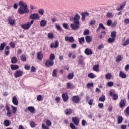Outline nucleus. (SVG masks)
<instances>
[{
  "mask_svg": "<svg viewBox=\"0 0 129 129\" xmlns=\"http://www.w3.org/2000/svg\"><path fill=\"white\" fill-rule=\"evenodd\" d=\"M18 5L20 8L18 9V13L20 15H24V14H28L30 11L28 9V5L27 3L21 1L19 2Z\"/></svg>",
  "mask_w": 129,
  "mask_h": 129,
  "instance_id": "1",
  "label": "nucleus"
},
{
  "mask_svg": "<svg viewBox=\"0 0 129 129\" xmlns=\"http://www.w3.org/2000/svg\"><path fill=\"white\" fill-rule=\"evenodd\" d=\"M33 24H34V20H31L30 22H28L24 24H22L21 25V27L24 30H29V29L31 28V26H32Z\"/></svg>",
  "mask_w": 129,
  "mask_h": 129,
  "instance_id": "2",
  "label": "nucleus"
},
{
  "mask_svg": "<svg viewBox=\"0 0 129 129\" xmlns=\"http://www.w3.org/2000/svg\"><path fill=\"white\" fill-rule=\"evenodd\" d=\"M80 24V22H74V23H72L71 24V27L72 28V30H78L79 29V24Z\"/></svg>",
  "mask_w": 129,
  "mask_h": 129,
  "instance_id": "3",
  "label": "nucleus"
},
{
  "mask_svg": "<svg viewBox=\"0 0 129 129\" xmlns=\"http://www.w3.org/2000/svg\"><path fill=\"white\" fill-rule=\"evenodd\" d=\"M23 71L17 70L14 73V76L15 78H19V77H21L23 75Z\"/></svg>",
  "mask_w": 129,
  "mask_h": 129,
  "instance_id": "4",
  "label": "nucleus"
},
{
  "mask_svg": "<svg viewBox=\"0 0 129 129\" xmlns=\"http://www.w3.org/2000/svg\"><path fill=\"white\" fill-rule=\"evenodd\" d=\"M29 17L32 20H39V19H40V16H39V14L36 13L32 14L30 15Z\"/></svg>",
  "mask_w": 129,
  "mask_h": 129,
  "instance_id": "5",
  "label": "nucleus"
},
{
  "mask_svg": "<svg viewBox=\"0 0 129 129\" xmlns=\"http://www.w3.org/2000/svg\"><path fill=\"white\" fill-rule=\"evenodd\" d=\"M65 41L66 42H70V43H73L74 42V37L72 36H66L65 37Z\"/></svg>",
  "mask_w": 129,
  "mask_h": 129,
  "instance_id": "6",
  "label": "nucleus"
},
{
  "mask_svg": "<svg viewBox=\"0 0 129 129\" xmlns=\"http://www.w3.org/2000/svg\"><path fill=\"white\" fill-rule=\"evenodd\" d=\"M12 103L16 106H18V105H19V101L17 98V96H13V97L12 98Z\"/></svg>",
  "mask_w": 129,
  "mask_h": 129,
  "instance_id": "7",
  "label": "nucleus"
},
{
  "mask_svg": "<svg viewBox=\"0 0 129 129\" xmlns=\"http://www.w3.org/2000/svg\"><path fill=\"white\" fill-rule=\"evenodd\" d=\"M81 20L82 21H83V22H84L85 21L86 17H88V16H89V13L88 12H83L81 14Z\"/></svg>",
  "mask_w": 129,
  "mask_h": 129,
  "instance_id": "8",
  "label": "nucleus"
},
{
  "mask_svg": "<svg viewBox=\"0 0 129 129\" xmlns=\"http://www.w3.org/2000/svg\"><path fill=\"white\" fill-rule=\"evenodd\" d=\"M45 65L46 66H53L54 65V61L51 60V59H47L46 60Z\"/></svg>",
  "mask_w": 129,
  "mask_h": 129,
  "instance_id": "9",
  "label": "nucleus"
},
{
  "mask_svg": "<svg viewBox=\"0 0 129 129\" xmlns=\"http://www.w3.org/2000/svg\"><path fill=\"white\" fill-rule=\"evenodd\" d=\"M109 94L110 96L113 97V100H116L117 98H118V95L114 94V93L111 92V91H109Z\"/></svg>",
  "mask_w": 129,
  "mask_h": 129,
  "instance_id": "10",
  "label": "nucleus"
},
{
  "mask_svg": "<svg viewBox=\"0 0 129 129\" xmlns=\"http://www.w3.org/2000/svg\"><path fill=\"white\" fill-rule=\"evenodd\" d=\"M50 46L51 49H53V48H58V47L59 46V41H58L57 40L55 41V43L50 44Z\"/></svg>",
  "mask_w": 129,
  "mask_h": 129,
  "instance_id": "11",
  "label": "nucleus"
},
{
  "mask_svg": "<svg viewBox=\"0 0 129 129\" xmlns=\"http://www.w3.org/2000/svg\"><path fill=\"white\" fill-rule=\"evenodd\" d=\"M72 121L76 125H78L79 124V119H78V118L76 117H74L72 118Z\"/></svg>",
  "mask_w": 129,
  "mask_h": 129,
  "instance_id": "12",
  "label": "nucleus"
},
{
  "mask_svg": "<svg viewBox=\"0 0 129 129\" xmlns=\"http://www.w3.org/2000/svg\"><path fill=\"white\" fill-rule=\"evenodd\" d=\"M62 98L63 101H67L69 99L68 94L67 93H64L62 94Z\"/></svg>",
  "mask_w": 129,
  "mask_h": 129,
  "instance_id": "13",
  "label": "nucleus"
},
{
  "mask_svg": "<svg viewBox=\"0 0 129 129\" xmlns=\"http://www.w3.org/2000/svg\"><path fill=\"white\" fill-rule=\"evenodd\" d=\"M72 101L75 103H78V101H79V96H74L72 98Z\"/></svg>",
  "mask_w": 129,
  "mask_h": 129,
  "instance_id": "14",
  "label": "nucleus"
},
{
  "mask_svg": "<svg viewBox=\"0 0 129 129\" xmlns=\"http://www.w3.org/2000/svg\"><path fill=\"white\" fill-rule=\"evenodd\" d=\"M47 25V21L45 20H42L40 22V26L41 27V28H44V27H46V25Z\"/></svg>",
  "mask_w": 129,
  "mask_h": 129,
  "instance_id": "15",
  "label": "nucleus"
},
{
  "mask_svg": "<svg viewBox=\"0 0 129 129\" xmlns=\"http://www.w3.org/2000/svg\"><path fill=\"white\" fill-rule=\"evenodd\" d=\"M119 76L120 78H122V79H124V78H126V74L123 73L122 71H120L119 73Z\"/></svg>",
  "mask_w": 129,
  "mask_h": 129,
  "instance_id": "16",
  "label": "nucleus"
},
{
  "mask_svg": "<svg viewBox=\"0 0 129 129\" xmlns=\"http://www.w3.org/2000/svg\"><path fill=\"white\" fill-rule=\"evenodd\" d=\"M79 20H80V15H79V14H77L75 17H74V21L75 22H78V23H80L79 22Z\"/></svg>",
  "mask_w": 129,
  "mask_h": 129,
  "instance_id": "17",
  "label": "nucleus"
},
{
  "mask_svg": "<svg viewBox=\"0 0 129 129\" xmlns=\"http://www.w3.org/2000/svg\"><path fill=\"white\" fill-rule=\"evenodd\" d=\"M8 21L10 25L11 26H14V25H15V23H16V20L12 19L11 17H9L8 18Z\"/></svg>",
  "mask_w": 129,
  "mask_h": 129,
  "instance_id": "18",
  "label": "nucleus"
},
{
  "mask_svg": "<svg viewBox=\"0 0 129 129\" xmlns=\"http://www.w3.org/2000/svg\"><path fill=\"white\" fill-rule=\"evenodd\" d=\"M37 59L38 60H42V59H43V53L42 51L37 52Z\"/></svg>",
  "mask_w": 129,
  "mask_h": 129,
  "instance_id": "19",
  "label": "nucleus"
},
{
  "mask_svg": "<svg viewBox=\"0 0 129 129\" xmlns=\"http://www.w3.org/2000/svg\"><path fill=\"white\" fill-rule=\"evenodd\" d=\"M10 46H7L5 50V54L6 55V56H8V55H10Z\"/></svg>",
  "mask_w": 129,
  "mask_h": 129,
  "instance_id": "20",
  "label": "nucleus"
},
{
  "mask_svg": "<svg viewBox=\"0 0 129 129\" xmlns=\"http://www.w3.org/2000/svg\"><path fill=\"white\" fill-rule=\"evenodd\" d=\"M126 102L125 101V100H121V101L119 102L120 107L122 108V107H123V106H124V105H125Z\"/></svg>",
  "mask_w": 129,
  "mask_h": 129,
  "instance_id": "21",
  "label": "nucleus"
},
{
  "mask_svg": "<svg viewBox=\"0 0 129 129\" xmlns=\"http://www.w3.org/2000/svg\"><path fill=\"white\" fill-rule=\"evenodd\" d=\"M27 109L31 113H35V108L33 106H29L27 108Z\"/></svg>",
  "mask_w": 129,
  "mask_h": 129,
  "instance_id": "22",
  "label": "nucleus"
},
{
  "mask_svg": "<svg viewBox=\"0 0 129 129\" xmlns=\"http://www.w3.org/2000/svg\"><path fill=\"white\" fill-rule=\"evenodd\" d=\"M85 53L86 55H91L92 54V50L89 49V48H86L85 50Z\"/></svg>",
  "mask_w": 129,
  "mask_h": 129,
  "instance_id": "23",
  "label": "nucleus"
},
{
  "mask_svg": "<svg viewBox=\"0 0 129 129\" xmlns=\"http://www.w3.org/2000/svg\"><path fill=\"white\" fill-rule=\"evenodd\" d=\"M4 125H5V126H10V125H11V122H10V120H4Z\"/></svg>",
  "mask_w": 129,
  "mask_h": 129,
  "instance_id": "24",
  "label": "nucleus"
},
{
  "mask_svg": "<svg viewBox=\"0 0 129 129\" xmlns=\"http://www.w3.org/2000/svg\"><path fill=\"white\" fill-rule=\"evenodd\" d=\"M85 39L87 43H90V42H91V40H92V37L90 36H87L85 37Z\"/></svg>",
  "mask_w": 129,
  "mask_h": 129,
  "instance_id": "25",
  "label": "nucleus"
},
{
  "mask_svg": "<svg viewBox=\"0 0 129 129\" xmlns=\"http://www.w3.org/2000/svg\"><path fill=\"white\" fill-rule=\"evenodd\" d=\"M99 65L98 64H97V65H95L93 68V71H95L96 72H99Z\"/></svg>",
  "mask_w": 129,
  "mask_h": 129,
  "instance_id": "26",
  "label": "nucleus"
},
{
  "mask_svg": "<svg viewBox=\"0 0 129 129\" xmlns=\"http://www.w3.org/2000/svg\"><path fill=\"white\" fill-rule=\"evenodd\" d=\"M7 46V44L5 42L1 43L0 45V50L3 51L5 49V47Z\"/></svg>",
  "mask_w": 129,
  "mask_h": 129,
  "instance_id": "27",
  "label": "nucleus"
},
{
  "mask_svg": "<svg viewBox=\"0 0 129 129\" xmlns=\"http://www.w3.org/2000/svg\"><path fill=\"white\" fill-rule=\"evenodd\" d=\"M11 68L12 70H18L19 69V66L12 64L11 66Z\"/></svg>",
  "mask_w": 129,
  "mask_h": 129,
  "instance_id": "28",
  "label": "nucleus"
},
{
  "mask_svg": "<svg viewBox=\"0 0 129 129\" xmlns=\"http://www.w3.org/2000/svg\"><path fill=\"white\" fill-rule=\"evenodd\" d=\"M84 59H83V56L81 55L79 57V60L78 62H79V64H83V60Z\"/></svg>",
  "mask_w": 129,
  "mask_h": 129,
  "instance_id": "29",
  "label": "nucleus"
},
{
  "mask_svg": "<svg viewBox=\"0 0 129 129\" xmlns=\"http://www.w3.org/2000/svg\"><path fill=\"white\" fill-rule=\"evenodd\" d=\"M12 108V113H14V114H16V113H17V107L14 106V105H11V106Z\"/></svg>",
  "mask_w": 129,
  "mask_h": 129,
  "instance_id": "30",
  "label": "nucleus"
},
{
  "mask_svg": "<svg viewBox=\"0 0 129 129\" xmlns=\"http://www.w3.org/2000/svg\"><path fill=\"white\" fill-rule=\"evenodd\" d=\"M88 77H89V78H91V79H93V78H95L96 77V75H94L93 73H90L88 74Z\"/></svg>",
  "mask_w": 129,
  "mask_h": 129,
  "instance_id": "31",
  "label": "nucleus"
},
{
  "mask_svg": "<svg viewBox=\"0 0 129 129\" xmlns=\"http://www.w3.org/2000/svg\"><path fill=\"white\" fill-rule=\"evenodd\" d=\"M64 112L67 115L71 114V113H72V110L71 109H67L64 111Z\"/></svg>",
  "mask_w": 129,
  "mask_h": 129,
  "instance_id": "32",
  "label": "nucleus"
},
{
  "mask_svg": "<svg viewBox=\"0 0 129 129\" xmlns=\"http://www.w3.org/2000/svg\"><path fill=\"white\" fill-rule=\"evenodd\" d=\"M122 120H123V118L121 116H119L117 118V122L119 124L122 122Z\"/></svg>",
  "mask_w": 129,
  "mask_h": 129,
  "instance_id": "33",
  "label": "nucleus"
},
{
  "mask_svg": "<svg viewBox=\"0 0 129 129\" xmlns=\"http://www.w3.org/2000/svg\"><path fill=\"white\" fill-rule=\"evenodd\" d=\"M105 100V95H102L101 97H100L99 99V101H101L102 102H104Z\"/></svg>",
  "mask_w": 129,
  "mask_h": 129,
  "instance_id": "34",
  "label": "nucleus"
},
{
  "mask_svg": "<svg viewBox=\"0 0 129 129\" xmlns=\"http://www.w3.org/2000/svg\"><path fill=\"white\" fill-rule=\"evenodd\" d=\"M11 62L13 64H16L18 62V59H17L16 57H13L11 59Z\"/></svg>",
  "mask_w": 129,
  "mask_h": 129,
  "instance_id": "35",
  "label": "nucleus"
},
{
  "mask_svg": "<svg viewBox=\"0 0 129 129\" xmlns=\"http://www.w3.org/2000/svg\"><path fill=\"white\" fill-rule=\"evenodd\" d=\"M55 27L57 31H62V28L61 27V26H60V25H59V24L55 23Z\"/></svg>",
  "mask_w": 129,
  "mask_h": 129,
  "instance_id": "36",
  "label": "nucleus"
},
{
  "mask_svg": "<svg viewBox=\"0 0 129 129\" xmlns=\"http://www.w3.org/2000/svg\"><path fill=\"white\" fill-rule=\"evenodd\" d=\"M74 77V75L73 73L71 74L70 73L67 76V78L69 80H71V79H73V78Z\"/></svg>",
  "mask_w": 129,
  "mask_h": 129,
  "instance_id": "37",
  "label": "nucleus"
},
{
  "mask_svg": "<svg viewBox=\"0 0 129 129\" xmlns=\"http://www.w3.org/2000/svg\"><path fill=\"white\" fill-rule=\"evenodd\" d=\"M49 60H51V61L55 60V54L53 53L50 54L49 56Z\"/></svg>",
  "mask_w": 129,
  "mask_h": 129,
  "instance_id": "38",
  "label": "nucleus"
},
{
  "mask_svg": "<svg viewBox=\"0 0 129 129\" xmlns=\"http://www.w3.org/2000/svg\"><path fill=\"white\" fill-rule=\"evenodd\" d=\"M111 38H113L115 39V37H116V31H112L111 33Z\"/></svg>",
  "mask_w": 129,
  "mask_h": 129,
  "instance_id": "39",
  "label": "nucleus"
},
{
  "mask_svg": "<svg viewBox=\"0 0 129 129\" xmlns=\"http://www.w3.org/2000/svg\"><path fill=\"white\" fill-rule=\"evenodd\" d=\"M115 41V39L113 37L109 38L108 39V43H113Z\"/></svg>",
  "mask_w": 129,
  "mask_h": 129,
  "instance_id": "40",
  "label": "nucleus"
},
{
  "mask_svg": "<svg viewBox=\"0 0 129 129\" xmlns=\"http://www.w3.org/2000/svg\"><path fill=\"white\" fill-rule=\"evenodd\" d=\"M47 37L49 39H53L54 38V34L52 33H48Z\"/></svg>",
  "mask_w": 129,
  "mask_h": 129,
  "instance_id": "41",
  "label": "nucleus"
},
{
  "mask_svg": "<svg viewBox=\"0 0 129 129\" xmlns=\"http://www.w3.org/2000/svg\"><path fill=\"white\" fill-rule=\"evenodd\" d=\"M52 76H53V77H57V70L54 69V70H53Z\"/></svg>",
  "mask_w": 129,
  "mask_h": 129,
  "instance_id": "42",
  "label": "nucleus"
},
{
  "mask_svg": "<svg viewBox=\"0 0 129 129\" xmlns=\"http://www.w3.org/2000/svg\"><path fill=\"white\" fill-rule=\"evenodd\" d=\"M113 85H114L113 82H108L107 83V85L109 87H112V86H113Z\"/></svg>",
  "mask_w": 129,
  "mask_h": 129,
  "instance_id": "43",
  "label": "nucleus"
},
{
  "mask_svg": "<svg viewBox=\"0 0 129 129\" xmlns=\"http://www.w3.org/2000/svg\"><path fill=\"white\" fill-rule=\"evenodd\" d=\"M21 59L22 61H27V57H26V55L25 54H23L21 56Z\"/></svg>",
  "mask_w": 129,
  "mask_h": 129,
  "instance_id": "44",
  "label": "nucleus"
},
{
  "mask_svg": "<svg viewBox=\"0 0 129 129\" xmlns=\"http://www.w3.org/2000/svg\"><path fill=\"white\" fill-rule=\"evenodd\" d=\"M129 44V39H127V40H126L124 42V43L123 44H122V46H127V45H128Z\"/></svg>",
  "mask_w": 129,
  "mask_h": 129,
  "instance_id": "45",
  "label": "nucleus"
},
{
  "mask_svg": "<svg viewBox=\"0 0 129 129\" xmlns=\"http://www.w3.org/2000/svg\"><path fill=\"white\" fill-rule=\"evenodd\" d=\"M80 44H83L84 43V37L79 38Z\"/></svg>",
  "mask_w": 129,
  "mask_h": 129,
  "instance_id": "46",
  "label": "nucleus"
},
{
  "mask_svg": "<svg viewBox=\"0 0 129 129\" xmlns=\"http://www.w3.org/2000/svg\"><path fill=\"white\" fill-rule=\"evenodd\" d=\"M111 24H112V21L111 20H108L107 22V25L108 27H110L111 26Z\"/></svg>",
  "mask_w": 129,
  "mask_h": 129,
  "instance_id": "47",
  "label": "nucleus"
},
{
  "mask_svg": "<svg viewBox=\"0 0 129 129\" xmlns=\"http://www.w3.org/2000/svg\"><path fill=\"white\" fill-rule=\"evenodd\" d=\"M62 27L66 29V30H68L69 27H68V24L67 23H63L62 24Z\"/></svg>",
  "mask_w": 129,
  "mask_h": 129,
  "instance_id": "48",
  "label": "nucleus"
},
{
  "mask_svg": "<svg viewBox=\"0 0 129 129\" xmlns=\"http://www.w3.org/2000/svg\"><path fill=\"white\" fill-rule=\"evenodd\" d=\"M106 79H111V75L110 74H107L105 76Z\"/></svg>",
  "mask_w": 129,
  "mask_h": 129,
  "instance_id": "49",
  "label": "nucleus"
},
{
  "mask_svg": "<svg viewBox=\"0 0 129 129\" xmlns=\"http://www.w3.org/2000/svg\"><path fill=\"white\" fill-rule=\"evenodd\" d=\"M116 62H120L121 61V56L120 55H118L116 59Z\"/></svg>",
  "mask_w": 129,
  "mask_h": 129,
  "instance_id": "50",
  "label": "nucleus"
},
{
  "mask_svg": "<svg viewBox=\"0 0 129 129\" xmlns=\"http://www.w3.org/2000/svg\"><path fill=\"white\" fill-rule=\"evenodd\" d=\"M103 48H104V45L103 44H100L97 47L98 50H101V49H103Z\"/></svg>",
  "mask_w": 129,
  "mask_h": 129,
  "instance_id": "51",
  "label": "nucleus"
},
{
  "mask_svg": "<svg viewBox=\"0 0 129 129\" xmlns=\"http://www.w3.org/2000/svg\"><path fill=\"white\" fill-rule=\"evenodd\" d=\"M99 27L100 29H102V30H105V27H104L102 23H101L99 25Z\"/></svg>",
  "mask_w": 129,
  "mask_h": 129,
  "instance_id": "52",
  "label": "nucleus"
},
{
  "mask_svg": "<svg viewBox=\"0 0 129 129\" xmlns=\"http://www.w3.org/2000/svg\"><path fill=\"white\" fill-rule=\"evenodd\" d=\"M46 125H47V126H50L52 124L51 121H50L49 120H47L46 121Z\"/></svg>",
  "mask_w": 129,
  "mask_h": 129,
  "instance_id": "53",
  "label": "nucleus"
},
{
  "mask_svg": "<svg viewBox=\"0 0 129 129\" xmlns=\"http://www.w3.org/2000/svg\"><path fill=\"white\" fill-rule=\"evenodd\" d=\"M107 18H112L113 17V14L111 13H107Z\"/></svg>",
  "mask_w": 129,
  "mask_h": 129,
  "instance_id": "54",
  "label": "nucleus"
},
{
  "mask_svg": "<svg viewBox=\"0 0 129 129\" xmlns=\"http://www.w3.org/2000/svg\"><path fill=\"white\" fill-rule=\"evenodd\" d=\"M38 13L39 15H41V16H43L44 15V10L43 9H40L38 11Z\"/></svg>",
  "mask_w": 129,
  "mask_h": 129,
  "instance_id": "55",
  "label": "nucleus"
},
{
  "mask_svg": "<svg viewBox=\"0 0 129 129\" xmlns=\"http://www.w3.org/2000/svg\"><path fill=\"white\" fill-rule=\"evenodd\" d=\"M93 83H89L87 84V88H89L90 87H93Z\"/></svg>",
  "mask_w": 129,
  "mask_h": 129,
  "instance_id": "56",
  "label": "nucleus"
},
{
  "mask_svg": "<svg viewBox=\"0 0 129 129\" xmlns=\"http://www.w3.org/2000/svg\"><path fill=\"white\" fill-rule=\"evenodd\" d=\"M7 115L8 117H11L12 116V112H11V110L7 111Z\"/></svg>",
  "mask_w": 129,
  "mask_h": 129,
  "instance_id": "57",
  "label": "nucleus"
},
{
  "mask_svg": "<svg viewBox=\"0 0 129 129\" xmlns=\"http://www.w3.org/2000/svg\"><path fill=\"white\" fill-rule=\"evenodd\" d=\"M86 123H87L86 120L84 119L82 120V125H83V126H85V125H86Z\"/></svg>",
  "mask_w": 129,
  "mask_h": 129,
  "instance_id": "58",
  "label": "nucleus"
},
{
  "mask_svg": "<svg viewBox=\"0 0 129 129\" xmlns=\"http://www.w3.org/2000/svg\"><path fill=\"white\" fill-rule=\"evenodd\" d=\"M37 100H38V101H42V96L41 95L37 96Z\"/></svg>",
  "mask_w": 129,
  "mask_h": 129,
  "instance_id": "59",
  "label": "nucleus"
},
{
  "mask_svg": "<svg viewBox=\"0 0 129 129\" xmlns=\"http://www.w3.org/2000/svg\"><path fill=\"white\" fill-rule=\"evenodd\" d=\"M42 128L43 129H49V127L44 123L42 124Z\"/></svg>",
  "mask_w": 129,
  "mask_h": 129,
  "instance_id": "60",
  "label": "nucleus"
},
{
  "mask_svg": "<svg viewBox=\"0 0 129 129\" xmlns=\"http://www.w3.org/2000/svg\"><path fill=\"white\" fill-rule=\"evenodd\" d=\"M10 46L11 47V48H15L16 47V45H15V43L11 42L10 43Z\"/></svg>",
  "mask_w": 129,
  "mask_h": 129,
  "instance_id": "61",
  "label": "nucleus"
},
{
  "mask_svg": "<svg viewBox=\"0 0 129 129\" xmlns=\"http://www.w3.org/2000/svg\"><path fill=\"white\" fill-rule=\"evenodd\" d=\"M89 34V30H85L84 32V35H88Z\"/></svg>",
  "mask_w": 129,
  "mask_h": 129,
  "instance_id": "62",
  "label": "nucleus"
},
{
  "mask_svg": "<svg viewBox=\"0 0 129 129\" xmlns=\"http://www.w3.org/2000/svg\"><path fill=\"white\" fill-rule=\"evenodd\" d=\"M125 113L126 114H129V106H128L125 110Z\"/></svg>",
  "mask_w": 129,
  "mask_h": 129,
  "instance_id": "63",
  "label": "nucleus"
},
{
  "mask_svg": "<svg viewBox=\"0 0 129 129\" xmlns=\"http://www.w3.org/2000/svg\"><path fill=\"white\" fill-rule=\"evenodd\" d=\"M124 24H129V19H125L124 20Z\"/></svg>",
  "mask_w": 129,
  "mask_h": 129,
  "instance_id": "64",
  "label": "nucleus"
}]
</instances>
